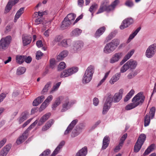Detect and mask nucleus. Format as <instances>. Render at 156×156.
Segmentation results:
<instances>
[{"mask_svg": "<svg viewBox=\"0 0 156 156\" xmlns=\"http://www.w3.org/2000/svg\"><path fill=\"white\" fill-rule=\"evenodd\" d=\"M87 148L85 147L77 152L75 156H85L87 153Z\"/></svg>", "mask_w": 156, "mask_h": 156, "instance_id": "obj_26", "label": "nucleus"}, {"mask_svg": "<svg viewBox=\"0 0 156 156\" xmlns=\"http://www.w3.org/2000/svg\"><path fill=\"white\" fill-rule=\"evenodd\" d=\"M11 147V144H8L5 146L1 151L0 156H6L10 149Z\"/></svg>", "mask_w": 156, "mask_h": 156, "instance_id": "obj_20", "label": "nucleus"}, {"mask_svg": "<svg viewBox=\"0 0 156 156\" xmlns=\"http://www.w3.org/2000/svg\"><path fill=\"white\" fill-rule=\"evenodd\" d=\"M121 76L120 73H117L113 76L109 81L111 84H113L115 82L118 81L119 79Z\"/></svg>", "mask_w": 156, "mask_h": 156, "instance_id": "obj_28", "label": "nucleus"}, {"mask_svg": "<svg viewBox=\"0 0 156 156\" xmlns=\"http://www.w3.org/2000/svg\"><path fill=\"white\" fill-rule=\"evenodd\" d=\"M122 144H121L120 142H119V145L116 147L115 148L114 151L115 152H117L118 151L121 149V148L122 147Z\"/></svg>", "mask_w": 156, "mask_h": 156, "instance_id": "obj_54", "label": "nucleus"}, {"mask_svg": "<svg viewBox=\"0 0 156 156\" xmlns=\"http://www.w3.org/2000/svg\"><path fill=\"white\" fill-rule=\"evenodd\" d=\"M119 3V0H115L110 5L111 12L114 10L116 6Z\"/></svg>", "mask_w": 156, "mask_h": 156, "instance_id": "obj_41", "label": "nucleus"}, {"mask_svg": "<svg viewBox=\"0 0 156 156\" xmlns=\"http://www.w3.org/2000/svg\"><path fill=\"white\" fill-rule=\"evenodd\" d=\"M134 52V51L133 50H132L128 52L127 54L124 57V58L126 61L128 60L133 54Z\"/></svg>", "mask_w": 156, "mask_h": 156, "instance_id": "obj_44", "label": "nucleus"}, {"mask_svg": "<svg viewBox=\"0 0 156 156\" xmlns=\"http://www.w3.org/2000/svg\"><path fill=\"white\" fill-rule=\"evenodd\" d=\"M26 71V69L25 67H19L17 69L16 73L17 75H20L23 74Z\"/></svg>", "mask_w": 156, "mask_h": 156, "instance_id": "obj_39", "label": "nucleus"}, {"mask_svg": "<svg viewBox=\"0 0 156 156\" xmlns=\"http://www.w3.org/2000/svg\"><path fill=\"white\" fill-rule=\"evenodd\" d=\"M146 138V136L144 134H141L139 136L134 147V151L136 153L139 151Z\"/></svg>", "mask_w": 156, "mask_h": 156, "instance_id": "obj_7", "label": "nucleus"}, {"mask_svg": "<svg viewBox=\"0 0 156 156\" xmlns=\"http://www.w3.org/2000/svg\"><path fill=\"white\" fill-rule=\"evenodd\" d=\"M155 109L154 107H152L151 109L149 112L144 117V126L149 125L151 121V119H152L154 116Z\"/></svg>", "mask_w": 156, "mask_h": 156, "instance_id": "obj_10", "label": "nucleus"}, {"mask_svg": "<svg viewBox=\"0 0 156 156\" xmlns=\"http://www.w3.org/2000/svg\"><path fill=\"white\" fill-rule=\"evenodd\" d=\"M113 100V96L111 94L108 95L104 104L102 111L103 114H105L108 110Z\"/></svg>", "mask_w": 156, "mask_h": 156, "instance_id": "obj_13", "label": "nucleus"}, {"mask_svg": "<svg viewBox=\"0 0 156 156\" xmlns=\"http://www.w3.org/2000/svg\"><path fill=\"white\" fill-rule=\"evenodd\" d=\"M46 103V102L44 101L43 102V103L42 104L39 109V111L40 112H41L42 110L44 109L48 106V105Z\"/></svg>", "mask_w": 156, "mask_h": 156, "instance_id": "obj_47", "label": "nucleus"}, {"mask_svg": "<svg viewBox=\"0 0 156 156\" xmlns=\"http://www.w3.org/2000/svg\"><path fill=\"white\" fill-rule=\"evenodd\" d=\"M122 52H118L115 53L110 60V62L114 63L118 62L122 56Z\"/></svg>", "mask_w": 156, "mask_h": 156, "instance_id": "obj_17", "label": "nucleus"}, {"mask_svg": "<svg viewBox=\"0 0 156 156\" xmlns=\"http://www.w3.org/2000/svg\"><path fill=\"white\" fill-rule=\"evenodd\" d=\"M109 143V137L107 136H105L103 140L102 149L103 150L105 149L108 146Z\"/></svg>", "mask_w": 156, "mask_h": 156, "instance_id": "obj_27", "label": "nucleus"}, {"mask_svg": "<svg viewBox=\"0 0 156 156\" xmlns=\"http://www.w3.org/2000/svg\"><path fill=\"white\" fill-rule=\"evenodd\" d=\"M81 131H80L78 130H76L73 131L71 134V136L72 137H75L79 135Z\"/></svg>", "mask_w": 156, "mask_h": 156, "instance_id": "obj_49", "label": "nucleus"}, {"mask_svg": "<svg viewBox=\"0 0 156 156\" xmlns=\"http://www.w3.org/2000/svg\"><path fill=\"white\" fill-rule=\"evenodd\" d=\"M36 45L38 48H40L43 46L42 42L41 40H39L37 41L36 42Z\"/></svg>", "mask_w": 156, "mask_h": 156, "instance_id": "obj_62", "label": "nucleus"}, {"mask_svg": "<svg viewBox=\"0 0 156 156\" xmlns=\"http://www.w3.org/2000/svg\"><path fill=\"white\" fill-rule=\"evenodd\" d=\"M140 27H139L138 28H137L134 32L133 33L130 35L128 39V40H130L133 38L140 30Z\"/></svg>", "mask_w": 156, "mask_h": 156, "instance_id": "obj_42", "label": "nucleus"}, {"mask_svg": "<svg viewBox=\"0 0 156 156\" xmlns=\"http://www.w3.org/2000/svg\"><path fill=\"white\" fill-rule=\"evenodd\" d=\"M78 122L77 119L73 120L69 124L66 129L64 132V135H67L71 132L74 126L76 125Z\"/></svg>", "mask_w": 156, "mask_h": 156, "instance_id": "obj_19", "label": "nucleus"}, {"mask_svg": "<svg viewBox=\"0 0 156 156\" xmlns=\"http://www.w3.org/2000/svg\"><path fill=\"white\" fill-rule=\"evenodd\" d=\"M68 54V52L67 50H64L62 51L57 57V59L58 60H62L64 58L67 56Z\"/></svg>", "mask_w": 156, "mask_h": 156, "instance_id": "obj_31", "label": "nucleus"}, {"mask_svg": "<svg viewBox=\"0 0 156 156\" xmlns=\"http://www.w3.org/2000/svg\"><path fill=\"white\" fill-rule=\"evenodd\" d=\"M94 66L90 65L86 70L83 79V83H88L91 80L94 72Z\"/></svg>", "mask_w": 156, "mask_h": 156, "instance_id": "obj_3", "label": "nucleus"}, {"mask_svg": "<svg viewBox=\"0 0 156 156\" xmlns=\"http://www.w3.org/2000/svg\"><path fill=\"white\" fill-rule=\"evenodd\" d=\"M52 95H50L47 97L44 101L47 103H46L48 105L50 102L52 100Z\"/></svg>", "mask_w": 156, "mask_h": 156, "instance_id": "obj_56", "label": "nucleus"}, {"mask_svg": "<svg viewBox=\"0 0 156 156\" xmlns=\"http://www.w3.org/2000/svg\"><path fill=\"white\" fill-rule=\"evenodd\" d=\"M42 21V18L41 17L37 18L35 20V23L36 25H38L41 23Z\"/></svg>", "mask_w": 156, "mask_h": 156, "instance_id": "obj_58", "label": "nucleus"}, {"mask_svg": "<svg viewBox=\"0 0 156 156\" xmlns=\"http://www.w3.org/2000/svg\"><path fill=\"white\" fill-rule=\"evenodd\" d=\"M134 91L133 90H131L130 92L126 95L124 99V102L128 101L133 95Z\"/></svg>", "mask_w": 156, "mask_h": 156, "instance_id": "obj_38", "label": "nucleus"}, {"mask_svg": "<svg viewBox=\"0 0 156 156\" xmlns=\"http://www.w3.org/2000/svg\"><path fill=\"white\" fill-rule=\"evenodd\" d=\"M45 97L44 95L39 96L35 99L33 102V105L35 106H38L44 101Z\"/></svg>", "mask_w": 156, "mask_h": 156, "instance_id": "obj_21", "label": "nucleus"}, {"mask_svg": "<svg viewBox=\"0 0 156 156\" xmlns=\"http://www.w3.org/2000/svg\"><path fill=\"white\" fill-rule=\"evenodd\" d=\"M83 43L81 41H74L71 47L70 51L73 53L77 52L81 50L83 47Z\"/></svg>", "mask_w": 156, "mask_h": 156, "instance_id": "obj_11", "label": "nucleus"}, {"mask_svg": "<svg viewBox=\"0 0 156 156\" xmlns=\"http://www.w3.org/2000/svg\"><path fill=\"white\" fill-rule=\"evenodd\" d=\"M136 74L135 72H132L129 73L127 75V77L128 79H131L133 78Z\"/></svg>", "mask_w": 156, "mask_h": 156, "instance_id": "obj_52", "label": "nucleus"}, {"mask_svg": "<svg viewBox=\"0 0 156 156\" xmlns=\"http://www.w3.org/2000/svg\"><path fill=\"white\" fill-rule=\"evenodd\" d=\"M27 119V115L25 113L23 112L20 116L19 119V123L21 124Z\"/></svg>", "mask_w": 156, "mask_h": 156, "instance_id": "obj_40", "label": "nucleus"}, {"mask_svg": "<svg viewBox=\"0 0 156 156\" xmlns=\"http://www.w3.org/2000/svg\"><path fill=\"white\" fill-rule=\"evenodd\" d=\"M85 127L84 125L82 123L80 124L77 127V130L80 131L82 130Z\"/></svg>", "mask_w": 156, "mask_h": 156, "instance_id": "obj_60", "label": "nucleus"}, {"mask_svg": "<svg viewBox=\"0 0 156 156\" xmlns=\"http://www.w3.org/2000/svg\"><path fill=\"white\" fill-rule=\"evenodd\" d=\"M72 41L70 39H65L61 42V45L63 47L67 48L70 45Z\"/></svg>", "mask_w": 156, "mask_h": 156, "instance_id": "obj_32", "label": "nucleus"}, {"mask_svg": "<svg viewBox=\"0 0 156 156\" xmlns=\"http://www.w3.org/2000/svg\"><path fill=\"white\" fill-rule=\"evenodd\" d=\"M14 5V4L13 0H9L5 8V12H9Z\"/></svg>", "mask_w": 156, "mask_h": 156, "instance_id": "obj_34", "label": "nucleus"}, {"mask_svg": "<svg viewBox=\"0 0 156 156\" xmlns=\"http://www.w3.org/2000/svg\"><path fill=\"white\" fill-rule=\"evenodd\" d=\"M61 83L60 82H58V83H56L55 85L53 86V89L51 92H52V91H53L57 90L59 87Z\"/></svg>", "mask_w": 156, "mask_h": 156, "instance_id": "obj_53", "label": "nucleus"}, {"mask_svg": "<svg viewBox=\"0 0 156 156\" xmlns=\"http://www.w3.org/2000/svg\"><path fill=\"white\" fill-rule=\"evenodd\" d=\"M144 99V96L141 93H138L132 99V103L129 104L126 106L125 109L129 110L134 108L140 105H142Z\"/></svg>", "mask_w": 156, "mask_h": 156, "instance_id": "obj_1", "label": "nucleus"}, {"mask_svg": "<svg viewBox=\"0 0 156 156\" xmlns=\"http://www.w3.org/2000/svg\"><path fill=\"white\" fill-rule=\"evenodd\" d=\"M106 30V28L103 26L98 29L94 34V37L96 38H98L102 35Z\"/></svg>", "mask_w": 156, "mask_h": 156, "instance_id": "obj_24", "label": "nucleus"}, {"mask_svg": "<svg viewBox=\"0 0 156 156\" xmlns=\"http://www.w3.org/2000/svg\"><path fill=\"white\" fill-rule=\"evenodd\" d=\"M66 66L65 63L63 62H62L59 63L58 67L59 69L62 70L66 68Z\"/></svg>", "mask_w": 156, "mask_h": 156, "instance_id": "obj_51", "label": "nucleus"}, {"mask_svg": "<svg viewBox=\"0 0 156 156\" xmlns=\"http://www.w3.org/2000/svg\"><path fill=\"white\" fill-rule=\"evenodd\" d=\"M54 121L53 119H50L45 124V126L43 127L42 130L43 131H45L51 126L53 124Z\"/></svg>", "mask_w": 156, "mask_h": 156, "instance_id": "obj_29", "label": "nucleus"}, {"mask_svg": "<svg viewBox=\"0 0 156 156\" xmlns=\"http://www.w3.org/2000/svg\"><path fill=\"white\" fill-rule=\"evenodd\" d=\"M82 30L81 29L76 28L73 30L71 32V35L74 36H78L82 33Z\"/></svg>", "mask_w": 156, "mask_h": 156, "instance_id": "obj_37", "label": "nucleus"}, {"mask_svg": "<svg viewBox=\"0 0 156 156\" xmlns=\"http://www.w3.org/2000/svg\"><path fill=\"white\" fill-rule=\"evenodd\" d=\"M76 17V15L75 14L73 13H70L68 14L65 18H66V19L69 21L70 22L72 23Z\"/></svg>", "mask_w": 156, "mask_h": 156, "instance_id": "obj_36", "label": "nucleus"}, {"mask_svg": "<svg viewBox=\"0 0 156 156\" xmlns=\"http://www.w3.org/2000/svg\"><path fill=\"white\" fill-rule=\"evenodd\" d=\"M32 38L29 36L23 35L22 40L23 45L26 46L29 44L31 42Z\"/></svg>", "mask_w": 156, "mask_h": 156, "instance_id": "obj_23", "label": "nucleus"}, {"mask_svg": "<svg viewBox=\"0 0 156 156\" xmlns=\"http://www.w3.org/2000/svg\"><path fill=\"white\" fill-rule=\"evenodd\" d=\"M78 68L75 67L67 69H66L61 73V77H65L70 76L72 74L76 73L78 71Z\"/></svg>", "mask_w": 156, "mask_h": 156, "instance_id": "obj_14", "label": "nucleus"}, {"mask_svg": "<svg viewBox=\"0 0 156 156\" xmlns=\"http://www.w3.org/2000/svg\"><path fill=\"white\" fill-rule=\"evenodd\" d=\"M155 147V144H152L150 146L145 150L144 153V155H145L149 154L151 151H153Z\"/></svg>", "mask_w": 156, "mask_h": 156, "instance_id": "obj_35", "label": "nucleus"}, {"mask_svg": "<svg viewBox=\"0 0 156 156\" xmlns=\"http://www.w3.org/2000/svg\"><path fill=\"white\" fill-rule=\"evenodd\" d=\"M123 90L120 89L119 92L115 93L113 97V101L115 103L118 102L122 99V94Z\"/></svg>", "mask_w": 156, "mask_h": 156, "instance_id": "obj_18", "label": "nucleus"}, {"mask_svg": "<svg viewBox=\"0 0 156 156\" xmlns=\"http://www.w3.org/2000/svg\"><path fill=\"white\" fill-rule=\"evenodd\" d=\"M133 22V19L131 18H128L123 20L120 28L121 30H123L126 28Z\"/></svg>", "mask_w": 156, "mask_h": 156, "instance_id": "obj_16", "label": "nucleus"}, {"mask_svg": "<svg viewBox=\"0 0 156 156\" xmlns=\"http://www.w3.org/2000/svg\"><path fill=\"white\" fill-rule=\"evenodd\" d=\"M10 36L2 38L0 41V50H5L9 47L11 40Z\"/></svg>", "mask_w": 156, "mask_h": 156, "instance_id": "obj_9", "label": "nucleus"}, {"mask_svg": "<svg viewBox=\"0 0 156 156\" xmlns=\"http://www.w3.org/2000/svg\"><path fill=\"white\" fill-rule=\"evenodd\" d=\"M6 139L5 138H4L2 140L0 141V148H1L5 144L6 141Z\"/></svg>", "mask_w": 156, "mask_h": 156, "instance_id": "obj_61", "label": "nucleus"}, {"mask_svg": "<svg viewBox=\"0 0 156 156\" xmlns=\"http://www.w3.org/2000/svg\"><path fill=\"white\" fill-rule=\"evenodd\" d=\"M25 8L22 7L20 8L16 13L14 18V22H16L17 20L20 18L21 15L23 13Z\"/></svg>", "mask_w": 156, "mask_h": 156, "instance_id": "obj_30", "label": "nucleus"}, {"mask_svg": "<svg viewBox=\"0 0 156 156\" xmlns=\"http://www.w3.org/2000/svg\"><path fill=\"white\" fill-rule=\"evenodd\" d=\"M137 64V62L136 61L130 59L121 67L120 72L124 73L129 69L131 70L134 69L136 68Z\"/></svg>", "mask_w": 156, "mask_h": 156, "instance_id": "obj_5", "label": "nucleus"}, {"mask_svg": "<svg viewBox=\"0 0 156 156\" xmlns=\"http://www.w3.org/2000/svg\"><path fill=\"white\" fill-rule=\"evenodd\" d=\"M99 100L98 98H94L93 99V104L95 106H97L99 103Z\"/></svg>", "mask_w": 156, "mask_h": 156, "instance_id": "obj_64", "label": "nucleus"}, {"mask_svg": "<svg viewBox=\"0 0 156 156\" xmlns=\"http://www.w3.org/2000/svg\"><path fill=\"white\" fill-rule=\"evenodd\" d=\"M37 121L36 120L32 123L24 132L22 136H20L16 141L17 144H20L23 143L27 138L28 135V133L32 129L34 128L37 123Z\"/></svg>", "mask_w": 156, "mask_h": 156, "instance_id": "obj_4", "label": "nucleus"}, {"mask_svg": "<svg viewBox=\"0 0 156 156\" xmlns=\"http://www.w3.org/2000/svg\"><path fill=\"white\" fill-rule=\"evenodd\" d=\"M76 101L75 100L69 101L68 99H66L64 101L61 109L62 112H64L69 109L73 104H75Z\"/></svg>", "mask_w": 156, "mask_h": 156, "instance_id": "obj_15", "label": "nucleus"}, {"mask_svg": "<svg viewBox=\"0 0 156 156\" xmlns=\"http://www.w3.org/2000/svg\"><path fill=\"white\" fill-rule=\"evenodd\" d=\"M119 41L115 39L108 43L104 48V52L106 54H109L113 52L119 44Z\"/></svg>", "mask_w": 156, "mask_h": 156, "instance_id": "obj_2", "label": "nucleus"}, {"mask_svg": "<svg viewBox=\"0 0 156 156\" xmlns=\"http://www.w3.org/2000/svg\"><path fill=\"white\" fill-rule=\"evenodd\" d=\"M62 37L61 36H56L52 41V43L54 45H55L56 43L60 41V40H62Z\"/></svg>", "mask_w": 156, "mask_h": 156, "instance_id": "obj_48", "label": "nucleus"}, {"mask_svg": "<svg viewBox=\"0 0 156 156\" xmlns=\"http://www.w3.org/2000/svg\"><path fill=\"white\" fill-rule=\"evenodd\" d=\"M43 54L40 51H37L36 53V58L37 60H39L41 58V57L43 56Z\"/></svg>", "mask_w": 156, "mask_h": 156, "instance_id": "obj_50", "label": "nucleus"}, {"mask_svg": "<svg viewBox=\"0 0 156 156\" xmlns=\"http://www.w3.org/2000/svg\"><path fill=\"white\" fill-rule=\"evenodd\" d=\"M25 58L24 61H25L26 63H29L31 62L32 59L31 57L30 56L27 57L26 56V57Z\"/></svg>", "mask_w": 156, "mask_h": 156, "instance_id": "obj_59", "label": "nucleus"}, {"mask_svg": "<svg viewBox=\"0 0 156 156\" xmlns=\"http://www.w3.org/2000/svg\"><path fill=\"white\" fill-rule=\"evenodd\" d=\"M125 5L129 7H132L134 5L132 0H127L125 3Z\"/></svg>", "mask_w": 156, "mask_h": 156, "instance_id": "obj_46", "label": "nucleus"}, {"mask_svg": "<svg viewBox=\"0 0 156 156\" xmlns=\"http://www.w3.org/2000/svg\"><path fill=\"white\" fill-rule=\"evenodd\" d=\"M127 137V134L126 133L124 134L121 137V138L120 139V142L121 143V144H123L125 140L126 139Z\"/></svg>", "mask_w": 156, "mask_h": 156, "instance_id": "obj_57", "label": "nucleus"}, {"mask_svg": "<svg viewBox=\"0 0 156 156\" xmlns=\"http://www.w3.org/2000/svg\"><path fill=\"white\" fill-rule=\"evenodd\" d=\"M32 119L31 118L28 120L26 122H25L22 125V127L24 128L28 125L31 121Z\"/></svg>", "mask_w": 156, "mask_h": 156, "instance_id": "obj_63", "label": "nucleus"}, {"mask_svg": "<svg viewBox=\"0 0 156 156\" xmlns=\"http://www.w3.org/2000/svg\"><path fill=\"white\" fill-rule=\"evenodd\" d=\"M50 115L51 114L50 113H47L44 115L39 120L38 125V126L42 125L49 118Z\"/></svg>", "mask_w": 156, "mask_h": 156, "instance_id": "obj_25", "label": "nucleus"}, {"mask_svg": "<svg viewBox=\"0 0 156 156\" xmlns=\"http://www.w3.org/2000/svg\"><path fill=\"white\" fill-rule=\"evenodd\" d=\"M72 24L69 21L66 19V18H65L64 20L62 22V24L61 26V28L62 30L67 29L68 27Z\"/></svg>", "mask_w": 156, "mask_h": 156, "instance_id": "obj_22", "label": "nucleus"}, {"mask_svg": "<svg viewBox=\"0 0 156 156\" xmlns=\"http://www.w3.org/2000/svg\"><path fill=\"white\" fill-rule=\"evenodd\" d=\"M61 103V101L59 98H58L55 101L53 105L52 108L53 109H54L55 108L59 105Z\"/></svg>", "mask_w": 156, "mask_h": 156, "instance_id": "obj_45", "label": "nucleus"}, {"mask_svg": "<svg viewBox=\"0 0 156 156\" xmlns=\"http://www.w3.org/2000/svg\"><path fill=\"white\" fill-rule=\"evenodd\" d=\"M55 66V61L54 59H52L50 61V67L53 69Z\"/></svg>", "mask_w": 156, "mask_h": 156, "instance_id": "obj_55", "label": "nucleus"}, {"mask_svg": "<svg viewBox=\"0 0 156 156\" xmlns=\"http://www.w3.org/2000/svg\"><path fill=\"white\" fill-rule=\"evenodd\" d=\"M156 51V44L149 46L145 52V55L148 58H151L154 55Z\"/></svg>", "mask_w": 156, "mask_h": 156, "instance_id": "obj_12", "label": "nucleus"}, {"mask_svg": "<svg viewBox=\"0 0 156 156\" xmlns=\"http://www.w3.org/2000/svg\"><path fill=\"white\" fill-rule=\"evenodd\" d=\"M98 7V5L96 4H92L89 9V11L91 13L92 15H93L94 11L96 10Z\"/></svg>", "mask_w": 156, "mask_h": 156, "instance_id": "obj_43", "label": "nucleus"}, {"mask_svg": "<svg viewBox=\"0 0 156 156\" xmlns=\"http://www.w3.org/2000/svg\"><path fill=\"white\" fill-rule=\"evenodd\" d=\"M26 55H18L16 56V61L20 64H22L24 61Z\"/></svg>", "mask_w": 156, "mask_h": 156, "instance_id": "obj_33", "label": "nucleus"}, {"mask_svg": "<svg viewBox=\"0 0 156 156\" xmlns=\"http://www.w3.org/2000/svg\"><path fill=\"white\" fill-rule=\"evenodd\" d=\"M109 1L108 0H104L101 2L100 8L97 12V14L106 11L109 12H111Z\"/></svg>", "mask_w": 156, "mask_h": 156, "instance_id": "obj_8", "label": "nucleus"}, {"mask_svg": "<svg viewBox=\"0 0 156 156\" xmlns=\"http://www.w3.org/2000/svg\"><path fill=\"white\" fill-rule=\"evenodd\" d=\"M65 142L64 141H61L58 145L57 147L51 156H55L60 151V150L62 148V147L64 145ZM51 151L49 149H47L41 154L39 156H48V155L50 153Z\"/></svg>", "mask_w": 156, "mask_h": 156, "instance_id": "obj_6", "label": "nucleus"}]
</instances>
